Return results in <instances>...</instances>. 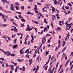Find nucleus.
I'll list each match as a JSON object with an SVG mask.
<instances>
[{"label": "nucleus", "instance_id": "obj_21", "mask_svg": "<svg viewBox=\"0 0 73 73\" xmlns=\"http://www.w3.org/2000/svg\"><path fill=\"white\" fill-rule=\"evenodd\" d=\"M9 66H10V65H8V63H6V66H5V67H9Z\"/></svg>", "mask_w": 73, "mask_h": 73}, {"label": "nucleus", "instance_id": "obj_28", "mask_svg": "<svg viewBox=\"0 0 73 73\" xmlns=\"http://www.w3.org/2000/svg\"><path fill=\"white\" fill-rule=\"evenodd\" d=\"M67 4L69 6H71V7H72V5L70 3H67Z\"/></svg>", "mask_w": 73, "mask_h": 73}, {"label": "nucleus", "instance_id": "obj_47", "mask_svg": "<svg viewBox=\"0 0 73 73\" xmlns=\"http://www.w3.org/2000/svg\"><path fill=\"white\" fill-rule=\"evenodd\" d=\"M13 64H14L15 66H16V65H17V63H13Z\"/></svg>", "mask_w": 73, "mask_h": 73}, {"label": "nucleus", "instance_id": "obj_22", "mask_svg": "<svg viewBox=\"0 0 73 73\" xmlns=\"http://www.w3.org/2000/svg\"><path fill=\"white\" fill-rule=\"evenodd\" d=\"M15 13H18V14H19V15H21V14H22L20 12H17L16 11Z\"/></svg>", "mask_w": 73, "mask_h": 73}, {"label": "nucleus", "instance_id": "obj_8", "mask_svg": "<svg viewBox=\"0 0 73 73\" xmlns=\"http://www.w3.org/2000/svg\"><path fill=\"white\" fill-rule=\"evenodd\" d=\"M9 53L8 54L7 53L6 55L7 56H11V52H9H9H7Z\"/></svg>", "mask_w": 73, "mask_h": 73}, {"label": "nucleus", "instance_id": "obj_5", "mask_svg": "<svg viewBox=\"0 0 73 73\" xmlns=\"http://www.w3.org/2000/svg\"><path fill=\"white\" fill-rule=\"evenodd\" d=\"M0 50H1V51H2V52H4V54H7V53L9 52V51H8L5 52V51H4L3 50H2L1 49H0Z\"/></svg>", "mask_w": 73, "mask_h": 73}, {"label": "nucleus", "instance_id": "obj_25", "mask_svg": "<svg viewBox=\"0 0 73 73\" xmlns=\"http://www.w3.org/2000/svg\"><path fill=\"white\" fill-rule=\"evenodd\" d=\"M57 0H55L54 1V4H57Z\"/></svg>", "mask_w": 73, "mask_h": 73}, {"label": "nucleus", "instance_id": "obj_54", "mask_svg": "<svg viewBox=\"0 0 73 73\" xmlns=\"http://www.w3.org/2000/svg\"><path fill=\"white\" fill-rule=\"evenodd\" d=\"M10 66L11 67V68H13V66H14V65H10Z\"/></svg>", "mask_w": 73, "mask_h": 73}, {"label": "nucleus", "instance_id": "obj_17", "mask_svg": "<svg viewBox=\"0 0 73 73\" xmlns=\"http://www.w3.org/2000/svg\"><path fill=\"white\" fill-rule=\"evenodd\" d=\"M66 46L63 49L62 52H64V50H65V49H66Z\"/></svg>", "mask_w": 73, "mask_h": 73}, {"label": "nucleus", "instance_id": "obj_49", "mask_svg": "<svg viewBox=\"0 0 73 73\" xmlns=\"http://www.w3.org/2000/svg\"><path fill=\"white\" fill-rule=\"evenodd\" d=\"M37 4L38 5H42L41 4V3H40L37 2Z\"/></svg>", "mask_w": 73, "mask_h": 73}, {"label": "nucleus", "instance_id": "obj_20", "mask_svg": "<svg viewBox=\"0 0 73 73\" xmlns=\"http://www.w3.org/2000/svg\"><path fill=\"white\" fill-rule=\"evenodd\" d=\"M30 49L29 48L28 49H27V50L25 52V53H27V52H28L29 51V50Z\"/></svg>", "mask_w": 73, "mask_h": 73}, {"label": "nucleus", "instance_id": "obj_38", "mask_svg": "<svg viewBox=\"0 0 73 73\" xmlns=\"http://www.w3.org/2000/svg\"><path fill=\"white\" fill-rule=\"evenodd\" d=\"M25 67L24 66H23V71H25Z\"/></svg>", "mask_w": 73, "mask_h": 73}, {"label": "nucleus", "instance_id": "obj_12", "mask_svg": "<svg viewBox=\"0 0 73 73\" xmlns=\"http://www.w3.org/2000/svg\"><path fill=\"white\" fill-rule=\"evenodd\" d=\"M51 70H52V69H51V68H49L48 70V73H51Z\"/></svg>", "mask_w": 73, "mask_h": 73}, {"label": "nucleus", "instance_id": "obj_9", "mask_svg": "<svg viewBox=\"0 0 73 73\" xmlns=\"http://www.w3.org/2000/svg\"><path fill=\"white\" fill-rule=\"evenodd\" d=\"M13 48L14 49V48H16L17 47V45H14L13 46Z\"/></svg>", "mask_w": 73, "mask_h": 73}, {"label": "nucleus", "instance_id": "obj_51", "mask_svg": "<svg viewBox=\"0 0 73 73\" xmlns=\"http://www.w3.org/2000/svg\"><path fill=\"white\" fill-rule=\"evenodd\" d=\"M54 69H55L54 68H53V69L52 70V72H51L52 73H53L54 70Z\"/></svg>", "mask_w": 73, "mask_h": 73}, {"label": "nucleus", "instance_id": "obj_53", "mask_svg": "<svg viewBox=\"0 0 73 73\" xmlns=\"http://www.w3.org/2000/svg\"><path fill=\"white\" fill-rule=\"evenodd\" d=\"M2 16H3L2 19H3L5 17V16H4V14H3V15H2Z\"/></svg>", "mask_w": 73, "mask_h": 73}, {"label": "nucleus", "instance_id": "obj_42", "mask_svg": "<svg viewBox=\"0 0 73 73\" xmlns=\"http://www.w3.org/2000/svg\"><path fill=\"white\" fill-rule=\"evenodd\" d=\"M61 0H58V5H59V4H60V1H61Z\"/></svg>", "mask_w": 73, "mask_h": 73}, {"label": "nucleus", "instance_id": "obj_45", "mask_svg": "<svg viewBox=\"0 0 73 73\" xmlns=\"http://www.w3.org/2000/svg\"><path fill=\"white\" fill-rule=\"evenodd\" d=\"M0 60H2L3 61H4V58H0Z\"/></svg>", "mask_w": 73, "mask_h": 73}, {"label": "nucleus", "instance_id": "obj_44", "mask_svg": "<svg viewBox=\"0 0 73 73\" xmlns=\"http://www.w3.org/2000/svg\"><path fill=\"white\" fill-rule=\"evenodd\" d=\"M24 24H21V27H24Z\"/></svg>", "mask_w": 73, "mask_h": 73}, {"label": "nucleus", "instance_id": "obj_59", "mask_svg": "<svg viewBox=\"0 0 73 73\" xmlns=\"http://www.w3.org/2000/svg\"><path fill=\"white\" fill-rule=\"evenodd\" d=\"M35 12L36 13H38V12L36 10H35Z\"/></svg>", "mask_w": 73, "mask_h": 73}, {"label": "nucleus", "instance_id": "obj_34", "mask_svg": "<svg viewBox=\"0 0 73 73\" xmlns=\"http://www.w3.org/2000/svg\"><path fill=\"white\" fill-rule=\"evenodd\" d=\"M39 68V66H37V67L36 69V71H37L38 70V68Z\"/></svg>", "mask_w": 73, "mask_h": 73}, {"label": "nucleus", "instance_id": "obj_35", "mask_svg": "<svg viewBox=\"0 0 73 73\" xmlns=\"http://www.w3.org/2000/svg\"><path fill=\"white\" fill-rule=\"evenodd\" d=\"M50 34H46V37H48V36H50Z\"/></svg>", "mask_w": 73, "mask_h": 73}, {"label": "nucleus", "instance_id": "obj_63", "mask_svg": "<svg viewBox=\"0 0 73 73\" xmlns=\"http://www.w3.org/2000/svg\"><path fill=\"white\" fill-rule=\"evenodd\" d=\"M42 33H43V31H42L41 32L40 35H41V34H42Z\"/></svg>", "mask_w": 73, "mask_h": 73}, {"label": "nucleus", "instance_id": "obj_14", "mask_svg": "<svg viewBox=\"0 0 73 73\" xmlns=\"http://www.w3.org/2000/svg\"><path fill=\"white\" fill-rule=\"evenodd\" d=\"M63 55H64L62 56V58H64V57H65V55H66V54H64V53H63L62 54V56H63Z\"/></svg>", "mask_w": 73, "mask_h": 73}, {"label": "nucleus", "instance_id": "obj_33", "mask_svg": "<svg viewBox=\"0 0 73 73\" xmlns=\"http://www.w3.org/2000/svg\"><path fill=\"white\" fill-rule=\"evenodd\" d=\"M63 46H64L65 45V44H66V42L63 41Z\"/></svg>", "mask_w": 73, "mask_h": 73}, {"label": "nucleus", "instance_id": "obj_11", "mask_svg": "<svg viewBox=\"0 0 73 73\" xmlns=\"http://www.w3.org/2000/svg\"><path fill=\"white\" fill-rule=\"evenodd\" d=\"M59 25H62V24H61V23H62V24H63V21L61 22V21H60L59 22Z\"/></svg>", "mask_w": 73, "mask_h": 73}, {"label": "nucleus", "instance_id": "obj_15", "mask_svg": "<svg viewBox=\"0 0 73 73\" xmlns=\"http://www.w3.org/2000/svg\"><path fill=\"white\" fill-rule=\"evenodd\" d=\"M59 30L61 31V28L58 27V28H57V31H59Z\"/></svg>", "mask_w": 73, "mask_h": 73}, {"label": "nucleus", "instance_id": "obj_41", "mask_svg": "<svg viewBox=\"0 0 73 73\" xmlns=\"http://www.w3.org/2000/svg\"><path fill=\"white\" fill-rule=\"evenodd\" d=\"M23 34H22L20 38H21V40L22 39V38L23 37Z\"/></svg>", "mask_w": 73, "mask_h": 73}, {"label": "nucleus", "instance_id": "obj_4", "mask_svg": "<svg viewBox=\"0 0 73 73\" xmlns=\"http://www.w3.org/2000/svg\"><path fill=\"white\" fill-rule=\"evenodd\" d=\"M52 8V10L53 12H54V11H56V9H55V8H54V7H53L52 6H51Z\"/></svg>", "mask_w": 73, "mask_h": 73}, {"label": "nucleus", "instance_id": "obj_24", "mask_svg": "<svg viewBox=\"0 0 73 73\" xmlns=\"http://www.w3.org/2000/svg\"><path fill=\"white\" fill-rule=\"evenodd\" d=\"M21 21H22V22H25L26 21L24 19H21Z\"/></svg>", "mask_w": 73, "mask_h": 73}, {"label": "nucleus", "instance_id": "obj_23", "mask_svg": "<svg viewBox=\"0 0 73 73\" xmlns=\"http://www.w3.org/2000/svg\"><path fill=\"white\" fill-rule=\"evenodd\" d=\"M51 26L52 27V28H53V22H51Z\"/></svg>", "mask_w": 73, "mask_h": 73}, {"label": "nucleus", "instance_id": "obj_30", "mask_svg": "<svg viewBox=\"0 0 73 73\" xmlns=\"http://www.w3.org/2000/svg\"><path fill=\"white\" fill-rule=\"evenodd\" d=\"M68 61L66 63L65 66V67H66V66H67V64H68Z\"/></svg>", "mask_w": 73, "mask_h": 73}, {"label": "nucleus", "instance_id": "obj_64", "mask_svg": "<svg viewBox=\"0 0 73 73\" xmlns=\"http://www.w3.org/2000/svg\"><path fill=\"white\" fill-rule=\"evenodd\" d=\"M72 25H68V27L69 28H71L72 27H71V26Z\"/></svg>", "mask_w": 73, "mask_h": 73}, {"label": "nucleus", "instance_id": "obj_40", "mask_svg": "<svg viewBox=\"0 0 73 73\" xmlns=\"http://www.w3.org/2000/svg\"><path fill=\"white\" fill-rule=\"evenodd\" d=\"M65 8L66 9H69V8L67 6H66Z\"/></svg>", "mask_w": 73, "mask_h": 73}, {"label": "nucleus", "instance_id": "obj_7", "mask_svg": "<svg viewBox=\"0 0 73 73\" xmlns=\"http://www.w3.org/2000/svg\"><path fill=\"white\" fill-rule=\"evenodd\" d=\"M29 61L30 62V64L29 65V66L32 64V59H31L29 60Z\"/></svg>", "mask_w": 73, "mask_h": 73}, {"label": "nucleus", "instance_id": "obj_50", "mask_svg": "<svg viewBox=\"0 0 73 73\" xmlns=\"http://www.w3.org/2000/svg\"><path fill=\"white\" fill-rule=\"evenodd\" d=\"M21 8H22V9L23 10H24V6H21Z\"/></svg>", "mask_w": 73, "mask_h": 73}, {"label": "nucleus", "instance_id": "obj_29", "mask_svg": "<svg viewBox=\"0 0 73 73\" xmlns=\"http://www.w3.org/2000/svg\"><path fill=\"white\" fill-rule=\"evenodd\" d=\"M20 54H22V53H23V50H20Z\"/></svg>", "mask_w": 73, "mask_h": 73}, {"label": "nucleus", "instance_id": "obj_3", "mask_svg": "<svg viewBox=\"0 0 73 73\" xmlns=\"http://www.w3.org/2000/svg\"><path fill=\"white\" fill-rule=\"evenodd\" d=\"M11 31H13V30H14V31H15V32H17V29L16 28H15V29H13V28H12L11 29Z\"/></svg>", "mask_w": 73, "mask_h": 73}, {"label": "nucleus", "instance_id": "obj_32", "mask_svg": "<svg viewBox=\"0 0 73 73\" xmlns=\"http://www.w3.org/2000/svg\"><path fill=\"white\" fill-rule=\"evenodd\" d=\"M44 30L46 31V32L48 31V29H47V27H44Z\"/></svg>", "mask_w": 73, "mask_h": 73}, {"label": "nucleus", "instance_id": "obj_48", "mask_svg": "<svg viewBox=\"0 0 73 73\" xmlns=\"http://www.w3.org/2000/svg\"><path fill=\"white\" fill-rule=\"evenodd\" d=\"M27 57H28V58H29V55H26V56H25V57H26V58H27Z\"/></svg>", "mask_w": 73, "mask_h": 73}, {"label": "nucleus", "instance_id": "obj_61", "mask_svg": "<svg viewBox=\"0 0 73 73\" xmlns=\"http://www.w3.org/2000/svg\"><path fill=\"white\" fill-rule=\"evenodd\" d=\"M3 19L5 22L6 21V19L5 18H3Z\"/></svg>", "mask_w": 73, "mask_h": 73}, {"label": "nucleus", "instance_id": "obj_18", "mask_svg": "<svg viewBox=\"0 0 73 73\" xmlns=\"http://www.w3.org/2000/svg\"><path fill=\"white\" fill-rule=\"evenodd\" d=\"M15 5H16V6H18L19 5H20V4H19V3H15Z\"/></svg>", "mask_w": 73, "mask_h": 73}, {"label": "nucleus", "instance_id": "obj_43", "mask_svg": "<svg viewBox=\"0 0 73 73\" xmlns=\"http://www.w3.org/2000/svg\"><path fill=\"white\" fill-rule=\"evenodd\" d=\"M33 0H29V1L30 2V3H32V2H33Z\"/></svg>", "mask_w": 73, "mask_h": 73}, {"label": "nucleus", "instance_id": "obj_6", "mask_svg": "<svg viewBox=\"0 0 73 73\" xmlns=\"http://www.w3.org/2000/svg\"><path fill=\"white\" fill-rule=\"evenodd\" d=\"M32 22H33V23H35L36 24H39V23L37 21H34L33 20H32Z\"/></svg>", "mask_w": 73, "mask_h": 73}, {"label": "nucleus", "instance_id": "obj_10", "mask_svg": "<svg viewBox=\"0 0 73 73\" xmlns=\"http://www.w3.org/2000/svg\"><path fill=\"white\" fill-rule=\"evenodd\" d=\"M15 7L16 10H19V7L18 6H15Z\"/></svg>", "mask_w": 73, "mask_h": 73}, {"label": "nucleus", "instance_id": "obj_2", "mask_svg": "<svg viewBox=\"0 0 73 73\" xmlns=\"http://www.w3.org/2000/svg\"><path fill=\"white\" fill-rule=\"evenodd\" d=\"M1 1L3 3H6L7 4H9V2L7 1V0H1Z\"/></svg>", "mask_w": 73, "mask_h": 73}, {"label": "nucleus", "instance_id": "obj_56", "mask_svg": "<svg viewBox=\"0 0 73 73\" xmlns=\"http://www.w3.org/2000/svg\"><path fill=\"white\" fill-rule=\"evenodd\" d=\"M11 69L12 70V71L14 70V68H13V67H11Z\"/></svg>", "mask_w": 73, "mask_h": 73}, {"label": "nucleus", "instance_id": "obj_39", "mask_svg": "<svg viewBox=\"0 0 73 73\" xmlns=\"http://www.w3.org/2000/svg\"><path fill=\"white\" fill-rule=\"evenodd\" d=\"M63 72V68H62L61 70V71L59 73H62V72Z\"/></svg>", "mask_w": 73, "mask_h": 73}, {"label": "nucleus", "instance_id": "obj_13", "mask_svg": "<svg viewBox=\"0 0 73 73\" xmlns=\"http://www.w3.org/2000/svg\"><path fill=\"white\" fill-rule=\"evenodd\" d=\"M13 23L14 25H15L16 27H18V25H17L15 22H13Z\"/></svg>", "mask_w": 73, "mask_h": 73}, {"label": "nucleus", "instance_id": "obj_60", "mask_svg": "<svg viewBox=\"0 0 73 73\" xmlns=\"http://www.w3.org/2000/svg\"><path fill=\"white\" fill-rule=\"evenodd\" d=\"M7 38H8L9 40H11V38H10L9 36H7Z\"/></svg>", "mask_w": 73, "mask_h": 73}, {"label": "nucleus", "instance_id": "obj_46", "mask_svg": "<svg viewBox=\"0 0 73 73\" xmlns=\"http://www.w3.org/2000/svg\"><path fill=\"white\" fill-rule=\"evenodd\" d=\"M50 58H51V55H49V57L48 59V60H50Z\"/></svg>", "mask_w": 73, "mask_h": 73}, {"label": "nucleus", "instance_id": "obj_1", "mask_svg": "<svg viewBox=\"0 0 73 73\" xmlns=\"http://www.w3.org/2000/svg\"><path fill=\"white\" fill-rule=\"evenodd\" d=\"M10 9L11 10H12L13 11H15V8L13 7V4H12L11 5Z\"/></svg>", "mask_w": 73, "mask_h": 73}, {"label": "nucleus", "instance_id": "obj_37", "mask_svg": "<svg viewBox=\"0 0 73 73\" xmlns=\"http://www.w3.org/2000/svg\"><path fill=\"white\" fill-rule=\"evenodd\" d=\"M3 25V27H6V26H7V25L6 24L5 25L3 24V25Z\"/></svg>", "mask_w": 73, "mask_h": 73}, {"label": "nucleus", "instance_id": "obj_19", "mask_svg": "<svg viewBox=\"0 0 73 73\" xmlns=\"http://www.w3.org/2000/svg\"><path fill=\"white\" fill-rule=\"evenodd\" d=\"M31 30H32V28H31V27H30L28 28L27 31L28 32H29V31H31Z\"/></svg>", "mask_w": 73, "mask_h": 73}, {"label": "nucleus", "instance_id": "obj_26", "mask_svg": "<svg viewBox=\"0 0 73 73\" xmlns=\"http://www.w3.org/2000/svg\"><path fill=\"white\" fill-rule=\"evenodd\" d=\"M34 29H35V31H36V32H37V28H36V27H35L34 28Z\"/></svg>", "mask_w": 73, "mask_h": 73}, {"label": "nucleus", "instance_id": "obj_27", "mask_svg": "<svg viewBox=\"0 0 73 73\" xmlns=\"http://www.w3.org/2000/svg\"><path fill=\"white\" fill-rule=\"evenodd\" d=\"M44 23H46V24H47V23H48V22H47L46 20L45 19H44Z\"/></svg>", "mask_w": 73, "mask_h": 73}, {"label": "nucleus", "instance_id": "obj_31", "mask_svg": "<svg viewBox=\"0 0 73 73\" xmlns=\"http://www.w3.org/2000/svg\"><path fill=\"white\" fill-rule=\"evenodd\" d=\"M47 68H48V66H47L45 68H44L45 70H47Z\"/></svg>", "mask_w": 73, "mask_h": 73}, {"label": "nucleus", "instance_id": "obj_55", "mask_svg": "<svg viewBox=\"0 0 73 73\" xmlns=\"http://www.w3.org/2000/svg\"><path fill=\"white\" fill-rule=\"evenodd\" d=\"M42 44H41V45H40V47H39V49H41V46H42Z\"/></svg>", "mask_w": 73, "mask_h": 73}, {"label": "nucleus", "instance_id": "obj_62", "mask_svg": "<svg viewBox=\"0 0 73 73\" xmlns=\"http://www.w3.org/2000/svg\"><path fill=\"white\" fill-rule=\"evenodd\" d=\"M35 7L34 8H37V5H35Z\"/></svg>", "mask_w": 73, "mask_h": 73}, {"label": "nucleus", "instance_id": "obj_16", "mask_svg": "<svg viewBox=\"0 0 73 73\" xmlns=\"http://www.w3.org/2000/svg\"><path fill=\"white\" fill-rule=\"evenodd\" d=\"M16 41H17V39H15L14 40V44H16Z\"/></svg>", "mask_w": 73, "mask_h": 73}, {"label": "nucleus", "instance_id": "obj_36", "mask_svg": "<svg viewBox=\"0 0 73 73\" xmlns=\"http://www.w3.org/2000/svg\"><path fill=\"white\" fill-rule=\"evenodd\" d=\"M58 44L60 45V44H61V40H59L58 41Z\"/></svg>", "mask_w": 73, "mask_h": 73}, {"label": "nucleus", "instance_id": "obj_58", "mask_svg": "<svg viewBox=\"0 0 73 73\" xmlns=\"http://www.w3.org/2000/svg\"><path fill=\"white\" fill-rule=\"evenodd\" d=\"M17 66H16V68L15 69V72H17Z\"/></svg>", "mask_w": 73, "mask_h": 73}, {"label": "nucleus", "instance_id": "obj_52", "mask_svg": "<svg viewBox=\"0 0 73 73\" xmlns=\"http://www.w3.org/2000/svg\"><path fill=\"white\" fill-rule=\"evenodd\" d=\"M15 54H11V56H14Z\"/></svg>", "mask_w": 73, "mask_h": 73}, {"label": "nucleus", "instance_id": "obj_57", "mask_svg": "<svg viewBox=\"0 0 73 73\" xmlns=\"http://www.w3.org/2000/svg\"><path fill=\"white\" fill-rule=\"evenodd\" d=\"M18 17H19V18H20V19H21V18H22V17H21V15H18Z\"/></svg>", "mask_w": 73, "mask_h": 73}]
</instances>
